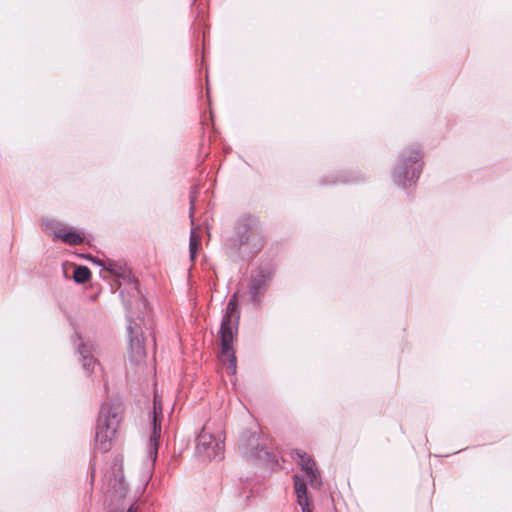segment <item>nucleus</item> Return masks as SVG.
I'll return each mask as SVG.
<instances>
[{"instance_id":"13","label":"nucleus","mask_w":512,"mask_h":512,"mask_svg":"<svg viewBox=\"0 0 512 512\" xmlns=\"http://www.w3.org/2000/svg\"><path fill=\"white\" fill-rule=\"evenodd\" d=\"M200 248V237L196 234L194 230L191 231L190 241H189V252L191 260H194L197 254V251Z\"/></svg>"},{"instance_id":"3","label":"nucleus","mask_w":512,"mask_h":512,"mask_svg":"<svg viewBox=\"0 0 512 512\" xmlns=\"http://www.w3.org/2000/svg\"><path fill=\"white\" fill-rule=\"evenodd\" d=\"M225 435L221 426L206 423L196 438L195 454L203 462L221 460L224 456Z\"/></svg>"},{"instance_id":"5","label":"nucleus","mask_w":512,"mask_h":512,"mask_svg":"<svg viewBox=\"0 0 512 512\" xmlns=\"http://www.w3.org/2000/svg\"><path fill=\"white\" fill-rule=\"evenodd\" d=\"M42 227L46 232L67 244L77 245L84 241V236L81 233L57 221L45 219L42 221Z\"/></svg>"},{"instance_id":"9","label":"nucleus","mask_w":512,"mask_h":512,"mask_svg":"<svg viewBox=\"0 0 512 512\" xmlns=\"http://www.w3.org/2000/svg\"><path fill=\"white\" fill-rule=\"evenodd\" d=\"M293 458L297 460L298 464L301 466V469L305 472L306 478L308 479L310 485L312 487H319L321 485V481L319 479V473L315 468L314 461L301 450H295L292 453Z\"/></svg>"},{"instance_id":"8","label":"nucleus","mask_w":512,"mask_h":512,"mask_svg":"<svg viewBox=\"0 0 512 512\" xmlns=\"http://www.w3.org/2000/svg\"><path fill=\"white\" fill-rule=\"evenodd\" d=\"M129 333V355L133 362H141L145 356L146 351L143 345L142 332L137 323L130 321L128 325Z\"/></svg>"},{"instance_id":"7","label":"nucleus","mask_w":512,"mask_h":512,"mask_svg":"<svg viewBox=\"0 0 512 512\" xmlns=\"http://www.w3.org/2000/svg\"><path fill=\"white\" fill-rule=\"evenodd\" d=\"M161 413V407L158 402V398L154 397V408H153V420H152V431L147 442L146 452L147 457L151 465L154 464L158 454L159 438L161 434V423L158 422L157 415Z\"/></svg>"},{"instance_id":"4","label":"nucleus","mask_w":512,"mask_h":512,"mask_svg":"<svg viewBox=\"0 0 512 512\" xmlns=\"http://www.w3.org/2000/svg\"><path fill=\"white\" fill-rule=\"evenodd\" d=\"M421 153L419 149L413 148L402 154L399 165L396 168L394 180L398 185L406 188L418 178L421 172Z\"/></svg>"},{"instance_id":"16","label":"nucleus","mask_w":512,"mask_h":512,"mask_svg":"<svg viewBox=\"0 0 512 512\" xmlns=\"http://www.w3.org/2000/svg\"><path fill=\"white\" fill-rule=\"evenodd\" d=\"M126 512H137V508L135 507L134 504H131Z\"/></svg>"},{"instance_id":"17","label":"nucleus","mask_w":512,"mask_h":512,"mask_svg":"<svg viewBox=\"0 0 512 512\" xmlns=\"http://www.w3.org/2000/svg\"><path fill=\"white\" fill-rule=\"evenodd\" d=\"M258 288H259V286H258V285H256V283H254V284L252 285V287H251V289H252V293H253V294H255Z\"/></svg>"},{"instance_id":"11","label":"nucleus","mask_w":512,"mask_h":512,"mask_svg":"<svg viewBox=\"0 0 512 512\" xmlns=\"http://www.w3.org/2000/svg\"><path fill=\"white\" fill-rule=\"evenodd\" d=\"M79 353L82 358V367L87 373L93 372L97 361L93 357L94 346L91 343H82L78 347Z\"/></svg>"},{"instance_id":"15","label":"nucleus","mask_w":512,"mask_h":512,"mask_svg":"<svg viewBox=\"0 0 512 512\" xmlns=\"http://www.w3.org/2000/svg\"><path fill=\"white\" fill-rule=\"evenodd\" d=\"M257 232L258 231H257L255 224L248 228H245V233H247L246 236H244V234H242V232L240 231V227H238V233L241 234L240 235V243L249 242L252 237H255L257 235Z\"/></svg>"},{"instance_id":"14","label":"nucleus","mask_w":512,"mask_h":512,"mask_svg":"<svg viewBox=\"0 0 512 512\" xmlns=\"http://www.w3.org/2000/svg\"><path fill=\"white\" fill-rule=\"evenodd\" d=\"M91 260L99 265V266H103L106 270L114 273V274H117V275H120V270H122V268L120 266H118L117 264H115L113 261L111 260H108L106 262H104L103 260H100V259H95V258H91Z\"/></svg>"},{"instance_id":"2","label":"nucleus","mask_w":512,"mask_h":512,"mask_svg":"<svg viewBox=\"0 0 512 512\" xmlns=\"http://www.w3.org/2000/svg\"><path fill=\"white\" fill-rule=\"evenodd\" d=\"M121 417L122 409L119 405H102L95 433V448L98 451L104 453L112 448Z\"/></svg>"},{"instance_id":"1","label":"nucleus","mask_w":512,"mask_h":512,"mask_svg":"<svg viewBox=\"0 0 512 512\" xmlns=\"http://www.w3.org/2000/svg\"><path fill=\"white\" fill-rule=\"evenodd\" d=\"M237 295L233 294L227 303L220 327L221 361L226 373L234 376L237 370L236 356L233 350L234 334L237 330L239 315L236 313Z\"/></svg>"},{"instance_id":"6","label":"nucleus","mask_w":512,"mask_h":512,"mask_svg":"<svg viewBox=\"0 0 512 512\" xmlns=\"http://www.w3.org/2000/svg\"><path fill=\"white\" fill-rule=\"evenodd\" d=\"M108 482L107 493L112 503H120L126 495L127 487L124 482L122 465L115 464L112 471L105 476Z\"/></svg>"},{"instance_id":"18","label":"nucleus","mask_w":512,"mask_h":512,"mask_svg":"<svg viewBox=\"0 0 512 512\" xmlns=\"http://www.w3.org/2000/svg\"><path fill=\"white\" fill-rule=\"evenodd\" d=\"M139 301H140L143 305H145V301H144V300L139 299Z\"/></svg>"},{"instance_id":"10","label":"nucleus","mask_w":512,"mask_h":512,"mask_svg":"<svg viewBox=\"0 0 512 512\" xmlns=\"http://www.w3.org/2000/svg\"><path fill=\"white\" fill-rule=\"evenodd\" d=\"M293 479L297 502L302 512H312L311 504L307 496L306 484L297 475H294Z\"/></svg>"},{"instance_id":"12","label":"nucleus","mask_w":512,"mask_h":512,"mask_svg":"<svg viewBox=\"0 0 512 512\" xmlns=\"http://www.w3.org/2000/svg\"><path fill=\"white\" fill-rule=\"evenodd\" d=\"M91 272L86 266H77L74 270L73 278L77 283H85L89 281Z\"/></svg>"}]
</instances>
